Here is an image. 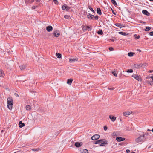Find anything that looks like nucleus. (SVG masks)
<instances>
[{
    "label": "nucleus",
    "mask_w": 153,
    "mask_h": 153,
    "mask_svg": "<svg viewBox=\"0 0 153 153\" xmlns=\"http://www.w3.org/2000/svg\"><path fill=\"white\" fill-rule=\"evenodd\" d=\"M39 150V149H32V150L34 151H37Z\"/></svg>",
    "instance_id": "nucleus-40"
},
{
    "label": "nucleus",
    "mask_w": 153,
    "mask_h": 153,
    "mask_svg": "<svg viewBox=\"0 0 153 153\" xmlns=\"http://www.w3.org/2000/svg\"><path fill=\"white\" fill-rule=\"evenodd\" d=\"M116 140L118 142H120L124 140H125V138L121 137H117L116 138Z\"/></svg>",
    "instance_id": "nucleus-9"
},
{
    "label": "nucleus",
    "mask_w": 153,
    "mask_h": 153,
    "mask_svg": "<svg viewBox=\"0 0 153 153\" xmlns=\"http://www.w3.org/2000/svg\"><path fill=\"white\" fill-rule=\"evenodd\" d=\"M26 67V65L23 64L19 66V68L21 70H24Z\"/></svg>",
    "instance_id": "nucleus-21"
},
{
    "label": "nucleus",
    "mask_w": 153,
    "mask_h": 153,
    "mask_svg": "<svg viewBox=\"0 0 153 153\" xmlns=\"http://www.w3.org/2000/svg\"><path fill=\"white\" fill-rule=\"evenodd\" d=\"M88 8L90 9L91 11L93 12V13H95L94 11L93 10V9L91 7V6H88Z\"/></svg>",
    "instance_id": "nucleus-37"
},
{
    "label": "nucleus",
    "mask_w": 153,
    "mask_h": 153,
    "mask_svg": "<svg viewBox=\"0 0 153 153\" xmlns=\"http://www.w3.org/2000/svg\"><path fill=\"white\" fill-rule=\"evenodd\" d=\"M36 2H38V1H39L38 0H36Z\"/></svg>",
    "instance_id": "nucleus-61"
},
{
    "label": "nucleus",
    "mask_w": 153,
    "mask_h": 153,
    "mask_svg": "<svg viewBox=\"0 0 153 153\" xmlns=\"http://www.w3.org/2000/svg\"><path fill=\"white\" fill-rule=\"evenodd\" d=\"M110 40L111 41L113 42H114V39H110Z\"/></svg>",
    "instance_id": "nucleus-54"
},
{
    "label": "nucleus",
    "mask_w": 153,
    "mask_h": 153,
    "mask_svg": "<svg viewBox=\"0 0 153 153\" xmlns=\"http://www.w3.org/2000/svg\"><path fill=\"white\" fill-rule=\"evenodd\" d=\"M56 56L58 58H61L62 56V55L61 54L57 53H56Z\"/></svg>",
    "instance_id": "nucleus-29"
},
{
    "label": "nucleus",
    "mask_w": 153,
    "mask_h": 153,
    "mask_svg": "<svg viewBox=\"0 0 153 153\" xmlns=\"http://www.w3.org/2000/svg\"><path fill=\"white\" fill-rule=\"evenodd\" d=\"M127 72L128 73H132L133 72V70L131 69H128L127 71Z\"/></svg>",
    "instance_id": "nucleus-38"
},
{
    "label": "nucleus",
    "mask_w": 153,
    "mask_h": 153,
    "mask_svg": "<svg viewBox=\"0 0 153 153\" xmlns=\"http://www.w3.org/2000/svg\"><path fill=\"white\" fill-rule=\"evenodd\" d=\"M101 142L99 144V145L101 146H104L105 145L108 144V142L107 141L104 140V139H101Z\"/></svg>",
    "instance_id": "nucleus-5"
},
{
    "label": "nucleus",
    "mask_w": 153,
    "mask_h": 153,
    "mask_svg": "<svg viewBox=\"0 0 153 153\" xmlns=\"http://www.w3.org/2000/svg\"><path fill=\"white\" fill-rule=\"evenodd\" d=\"M153 70H149V72L150 73H152L153 72Z\"/></svg>",
    "instance_id": "nucleus-52"
},
{
    "label": "nucleus",
    "mask_w": 153,
    "mask_h": 153,
    "mask_svg": "<svg viewBox=\"0 0 153 153\" xmlns=\"http://www.w3.org/2000/svg\"><path fill=\"white\" fill-rule=\"evenodd\" d=\"M138 50V51H140V52L141 51V50H140V49L138 50Z\"/></svg>",
    "instance_id": "nucleus-58"
},
{
    "label": "nucleus",
    "mask_w": 153,
    "mask_h": 153,
    "mask_svg": "<svg viewBox=\"0 0 153 153\" xmlns=\"http://www.w3.org/2000/svg\"><path fill=\"white\" fill-rule=\"evenodd\" d=\"M62 10H64L66 8V5H64L62 6Z\"/></svg>",
    "instance_id": "nucleus-41"
},
{
    "label": "nucleus",
    "mask_w": 153,
    "mask_h": 153,
    "mask_svg": "<svg viewBox=\"0 0 153 153\" xmlns=\"http://www.w3.org/2000/svg\"><path fill=\"white\" fill-rule=\"evenodd\" d=\"M85 27H84L83 28V31H84L85 30H88V31H90L91 30L92 27H91V26H86V27H86L85 28H85Z\"/></svg>",
    "instance_id": "nucleus-14"
},
{
    "label": "nucleus",
    "mask_w": 153,
    "mask_h": 153,
    "mask_svg": "<svg viewBox=\"0 0 153 153\" xmlns=\"http://www.w3.org/2000/svg\"><path fill=\"white\" fill-rule=\"evenodd\" d=\"M117 131H114L112 134V136L114 137L115 136H117Z\"/></svg>",
    "instance_id": "nucleus-28"
},
{
    "label": "nucleus",
    "mask_w": 153,
    "mask_h": 153,
    "mask_svg": "<svg viewBox=\"0 0 153 153\" xmlns=\"http://www.w3.org/2000/svg\"><path fill=\"white\" fill-rule=\"evenodd\" d=\"M148 133H145L142 135L143 138H144L145 140L148 139L149 137Z\"/></svg>",
    "instance_id": "nucleus-11"
},
{
    "label": "nucleus",
    "mask_w": 153,
    "mask_h": 153,
    "mask_svg": "<svg viewBox=\"0 0 153 153\" xmlns=\"http://www.w3.org/2000/svg\"><path fill=\"white\" fill-rule=\"evenodd\" d=\"M150 78L152 79V81H153V76H151Z\"/></svg>",
    "instance_id": "nucleus-55"
},
{
    "label": "nucleus",
    "mask_w": 153,
    "mask_h": 153,
    "mask_svg": "<svg viewBox=\"0 0 153 153\" xmlns=\"http://www.w3.org/2000/svg\"><path fill=\"white\" fill-rule=\"evenodd\" d=\"M152 131L153 133V128H152Z\"/></svg>",
    "instance_id": "nucleus-63"
},
{
    "label": "nucleus",
    "mask_w": 153,
    "mask_h": 153,
    "mask_svg": "<svg viewBox=\"0 0 153 153\" xmlns=\"http://www.w3.org/2000/svg\"><path fill=\"white\" fill-rule=\"evenodd\" d=\"M126 153H129L130 152V151L129 149H127L126 151Z\"/></svg>",
    "instance_id": "nucleus-49"
},
{
    "label": "nucleus",
    "mask_w": 153,
    "mask_h": 153,
    "mask_svg": "<svg viewBox=\"0 0 153 153\" xmlns=\"http://www.w3.org/2000/svg\"><path fill=\"white\" fill-rule=\"evenodd\" d=\"M46 30L48 32H50L53 30V27L50 25L46 27Z\"/></svg>",
    "instance_id": "nucleus-12"
},
{
    "label": "nucleus",
    "mask_w": 153,
    "mask_h": 153,
    "mask_svg": "<svg viewBox=\"0 0 153 153\" xmlns=\"http://www.w3.org/2000/svg\"><path fill=\"white\" fill-rule=\"evenodd\" d=\"M140 22L142 23L145 24V22H144L143 21H140Z\"/></svg>",
    "instance_id": "nucleus-53"
},
{
    "label": "nucleus",
    "mask_w": 153,
    "mask_h": 153,
    "mask_svg": "<svg viewBox=\"0 0 153 153\" xmlns=\"http://www.w3.org/2000/svg\"><path fill=\"white\" fill-rule=\"evenodd\" d=\"M19 127L20 128H22L25 126V124L24 123H22V121H20L19 122Z\"/></svg>",
    "instance_id": "nucleus-19"
},
{
    "label": "nucleus",
    "mask_w": 153,
    "mask_h": 153,
    "mask_svg": "<svg viewBox=\"0 0 153 153\" xmlns=\"http://www.w3.org/2000/svg\"><path fill=\"white\" fill-rule=\"evenodd\" d=\"M108 89H109V90H113L114 89V88H113V87H112V88H108Z\"/></svg>",
    "instance_id": "nucleus-45"
},
{
    "label": "nucleus",
    "mask_w": 153,
    "mask_h": 153,
    "mask_svg": "<svg viewBox=\"0 0 153 153\" xmlns=\"http://www.w3.org/2000/svg\"><path fill=\"white\" fill-rule=\"evenodd\" d=\"M109 117L113 122L115 121L116 118V117L112 115H109Z\"/></svg>",
    "instance_id": "nucleus-18"
},
{
    "label": "nucleus",
    "mask_w": 153,
    "mask_h": 153,
    "mask_svg": "<svg viewBox=\"0 0 153 153\" xmlns=\"http://www.w3.org/2000/svg\"><path fill=\"white\" fill-rule=\"evenodd\" d=\"M112 73L114 76H117V74L115 72L113 71L112 72Z\"/></svg>",
    "instance_id": "nucleus-42"
},
{
    "label": "nucleus",
    "mask_w": 153,
    "mask_h": 153,
    "mask_svg": "<svg viewBox=\"0 0 153 153\" xmlns=\"http://www.w3.org/2000/svg\"><path fill=\"white\" fill-rule=\"evenodd\" d=\"M83 145L82 142H76L75 143L74 145L76 147H79Z\"/></svg>",
    "instance_id": "nucleus-8"
},
{
    "label": "nucleus",
    "mask_w": 153,
    "mask_h": 153,
    "mask_svg": "<svg viewBox=\"0 0 153 153\" xmlns=\"http://www.w3.org/2000/svg\"><path fill=\"white\" fill-rule=\"evenodd\" d=\"M97 33L98 34L102 35L103 34V32L102 31V30L100 29L97 32Z\"/></svg>",
    "instance_id": "nucleus-32"
},
{
    "label": "nucleus",
    "mask_w": 153,
    "mask_h": 153,
    "mask_svg": "<svg viewBox=\"0 0 153 153\" xmlns=\"http://www.w3.org/2000/svg\"><path fill=\"white\" fill-rule=\"evenodd\" d=\"M26 109L27 110H31V106L29 105H27L26 106Z\"/></svg>",
    "instance_id": "nucleus-30"
},
{
    "label": "nucleus",
    "mask_w": 153,
    "mask_h": 153,
    "mask_svg": "<svg viewBox=\"0 0 153 153\" xmlns=\"http://www.w3.org/2000/svg\"><path fill=\"white\" fill-rule=\"evenodd\" d=\"M14 153H16V152H15Z\"/></svg>",
    "instance_id": "nucleus-64"
},
{
    "label": "nucleus",
    "mask_w": 153,
    "mask_h": 153,
    "mask_svg": "<svg viewBox=\"0 0 153 153\" xmlns=\"http://www.w3.org/2000/svg\"><path fill=\"white\" fill-rule=\"evenodd\" d=\"M87 18L89 19H94H94L97 20L98 19V16H95L91 14H88L87 15Z\"/></svg>",
    "instance_id": "nucleus-2"
},
{
    "label": "nucleus",
    "mask_w": 153,
    "mask_h": 153,
    "mask_svg": "<svg viewBox=\"0 0 153 153\" xmlns=\"http://www.w3.org/2000/svg\"><path fill=\"white\" fill-rule=\"evenodd\" d=\"M148 83H149V84H151V83H150V82L149 81H148Z\"/></svg>",
    "instance_id": "nucleus-56"
},
{
    "label": "nucleus",
    "mask_w": 153,
    "mask_h": 153,
    "mask_svg": "<svg viewBox=\"0 0 153 153\" xmlns=\"http://www.w3.org/2000/svg\"><path fill=\"white\" fill-rule=\"evenodd\" d=\"M53 34L54 37H57L59 36L60 33L59 31L56 30L53 32Z\"/></svg>",
    "instance_id": "nucleus-6"
},
{
    "label": "nucleus",
    "mask_w": 153,
    "mask_h": 153,
    "mask_svg": "<svg viewBox=\"0 0 153 153\" xmlns=\"http://www.w3.org/2000/svg\"><path fill=\"white\" fill-rule=\"evenodd\" d=\"M151 29V28L147 26L146 27V28L145 29V31H149Z\"/></svg>",
    "instance_id": "nucleus-34"
},
{
    "label": "nucleus",
    "mask_w": 153,
    "mask_h": 153,
    "mask_svg": "<svg viewBox=\"0 0 153 153\" xmlns=\"http://www.w3.org/2000/svg\"><path fill=\"white\" fill-rule=\"evenodd\" d=\"M151 131V130H150L149 129H147V131Z\"/></svg>",
    "instance_id": "nucleus-57"
},
{
    "label": "nucleus",
    "mask_w": 153,
    "mask_h": 153,
    "mask_svg": "<svg viewBox=\"0 0 153 153\" xmlns=\"http://www.w3.org/2000/svg\"><path fill=\"white\" fill-rule=\"evenodd\" d=\"M8 108L10 110L12 109L13 100L11 97H9L7 99Z\"/></svg>",
    "instance_id": "nucleus-1"
},
{
    "label": "nucleus",
    "mask_w": 153,
    "mask_h": 153,
    "mask_svg": "<svg viewBox=\"0 0 153 153\" xmlns=\"http://www.w3.org/2000/svg\"><path fill=\"white\" fill-rule=\"evenodd\" d=\"M4 130H1V132H4Z\"/></svg>",
    "instance_id": "nucleus-59"
},
{
    "label": "nucleus",
    "mask_w": 153,
    "mask_h": 153,
    "mask_svg": "<svg viewBox=\"0 0 153 153\" xmlns=\"http://www.w3.org/2000/svg\"><path fill=\"white\" fill-rule=\"evenodd\" d=\"M100 135L97 134H96L91 137V139L93 140H96L98 139L100 137Z\"/></svg>",
    "instance_id": "nucleus-7"
},
{
    "label": "nucleus",
    "mask_w": 153,
    "mask_h": 153,
    "mask_svg": "<svg viewBox=\"0 0 153 153\" xmlns=\"http://www.w3.org/2000/svg\"><path fill=\"white\" fill-rule=\"evenodd\" d=\"M112 13H113L114 15H116V14L114 12V11L112 9Z\"/></svg>",
    "instance_id": "nucleus-48"
},
{
    "label": "nucleus",
    "mask_w": 153,
    "mask_h": 153,
    "mask_svg": "<svg viewBox=\"0 0 153 153\" xmlns=\"http://www.w3.org/2000/svg\"><path fill=\"white\" fill-rule=\"evenodd\" d=\"M149 34L151 36H153V31L149 32Z\"/></svg>",
    "instance_id": "nucleus-44"
},
{
    "label": "nucleus",
    "mask_w": 153,
    "mask_h": 153,
    "mask_svg": "<svg viewBox=\"0 0 153 153\" xmlns=\"http://www.w3.org/2000/svg\"><path fill=\"white\" fill-rule=\"evenodd\" d=\"M25 1L26 4H29L33 2L34 0H25Z\"/></svg>",
    "instance_id": "nucleus-25"
},
{
    "label": "nucleus",
    "mask_w": 153,
    "mask_h": 153,
    "mask_svg": "<svg viewBox=\"0 0 153 153\" xmlns=\"http://www.w3.org/2000/svg\"><path fill=\"white\" fill-rule=\"evenodd\" d=\"M115 25L117 27L121 28L124 27V25L121 23H116Z\"/></svg>",
    "instance_id": "nucleus-17"
},
{
    "label": "nucleus",
    "mask_w": 153,
    "mask_h": 153,
    "mask_svg": "<svg viewBox=\"0 0 153 153\" xmlns=\"http://www.w3.org/2000/svg\"><path fill=\"white\" fill-rule=\"evenodd\" d=\"M70 9V7H68L66 5V8L65 9L66 11H68Z\"/></svg>",
    "instance_id": "nucleus-39"
},
{
    "label": "nucleus",
    "mask_w": 153,
    "mask_h": 153,
    "mask_svg": "<svg viewBox=\"0 0 153 153\" xmlns=\"http://www.w3.org/2000/svg\"><path fill=\"white\" fill-rule=\"evenodd\" d=\"M131 111H128L127 112H124L123 113V114L124 116L127 117L131 114Z\"/></svg>",
    "instance_id": "nucleus-15"
},
{
    "label": "nucleus",
    "mask_w": 153,
    "mask_h": 153,
    "mask_svg": "<svg viewBox=\"0 0 153 153\" xmlns=\"http://www.w3.org/2000/svg\"><path fill=\"white\" fill-rule=\"evenodd\" d=\"M150 1H153V0H149Z\"/></svg>",
    "instance_id": "nucleus-62"
},
{
    "label": "nucleus",
    "mask_w": 153,
    "mask_h": 153,
    "mask_svg": "<svg viewBox=\"0 0 153 153\" xmlns=\"http://www.w3.org/2000/svg\"><path fill=\"white\" fill-rule=\"evenodd\" d=\"M145 140L144 138H143V136H140L135 139V141L137 143H139Z\"/></svg>",
    "instance_id": "nucleus-4"
},
{
    "label": "nucleus",
    "mask_w": 153,
    "mask_h": 153,
    "mask_svg": "<svg viewBox=\"0 0 153 153\" xmlns=\"http://www.w3.org/2000/svg\"><path fill=\"white\" fill-rule=\"evenodd\" d=\"M135 54L134 53V52H129L128 53V55L129 57H132L133 56V55Z\"/></svg>",
    "instance_id": "nucleus-27"
},
{
    "label": "nucleus",
    "mask_w": 153,
    "mask_h": 153,
    "mask_svg": "<svg viewBox=\"0 0 153 153\" xmlns=\"http://www.w3.org/2000/svg\"><path fill=\"white\" fill-rule=\"evenodd\" d=\"M54 2L56 4H58V2L57 1V0H53Z\"/></svg>",
    "instance_id": "nucleus-43"
},
{
    "label": "nucleus",
    "mask_w": 153,
    "mask_h": 153,
    "mask_svg": "<svg viewBox=\"0 0 153 153\" xmlns=\"http://www.w3.org/2000/svg\"><path fill=\"white\" fill-rule=\"evenodd\" d=\"M111 2L114 4L115 6L117 5V4L115 0H111Z\"/></svg>",
    "instance_id": "nucleus-33"
},
{
    "label": "nucleus",
    "mask_w": 153,
    "mask_h": 153,
    "mask_svg": "<svg viewBox=\"0 0 153 153\" xmlns=\"http://www.w3.org/2000/svg\"><path fill=\"white\" fill-rule=\"evenodd\" d=\"M97 13L100 15H101L102 14V12L101 10L99 8H97Z\"/></svg>",
    "instance_id": "nucleus-23"
},
{
    "label": "nucleus",
    "mask_w": 153,
    "mask_h": 153,
    "mask_svg": "<svg viewBox=\"0 0 153 153\" xmlns=\"http://www.w3.org/2000/svg\"><path fill=\"white\" fill-rule=\"evenodd\" d=\"M134 36L135 37V39L136 40L139 39L140 37L139 35L137 36L136 34L134 35Z\"/></svg>",
    "instance_id": "nucleus-35"
},
{
    "label": "nucleus",
    "mask_w": 153,
    "mask_h": 153,
    "mask_svg": "<svg viewBox=\"0 0 153 153\" xmlns=\"http://www.w3.org/2000/svg\"><path fill=\"white\" fill-rule=\"evenodd\" d=\"M80 151L81 153H88V151L85 149H81Z\"/></svg>",
    "instance_id": "nucleus-13"
},
{
    "label": "nucleus",
    "mask_w": 153,
    "mask_h": 153,
    "mask_svg": "<svg viewBox=\"0 0 153 153\" xmlns=\"http://www.w3.org/2000/svg\"><path fill=\"white\" fill-rule=\"evenodd\" d=\"M107 129V128L106 126H104V129L105 131H106Z\"/></svg>",
    "instance_id": "nucleus-47"
},
{
    "label": "nucleus",
    "mask_w": 153,
    "mask_h": 153,
    "mask_svg": "<svg viewBox=\"0 0 153 153\" xmlns=\"http://www.w3.org/2000/svg\"><path fill=\"white\" fill-rule=\"evenodd\" d=\"M14 95L17 97H19V95L17 94V93H15L14 94Z\"/></svg>",
    "instance_id": "nucleus-51"
},
{
    "label": "nucleus",
    "mask_w": 153,
    "mask_h": 153,
    "mask_svg": "<svg viewBox=\"0 0 153 153\" xmlns=\"http://www.w3.org/2000/svg\"><path fill=\"white\" fill-rule=\"evenodd\" d=\"M78 59L77 58H71L69 59V62H75V61H77Z\"/></svg>",
    "instance_id": "nucleus-22"
},
{
    "label": "nucleus",
    "mask_w": 153,
    "mask_h": 153,
    "mask_svg": "<svg viewBox=\"0 0 153 153\" xmlns=\"http://www.w3.org/2000/svg\"><path fill=\"white\" fill-rule=\"evenodd\" d=\"M5 75L3 71L1 69H0V76L3 77Z\"/></svg>",
    "instance_id": "nucleus-24"
},
{
    "label": "nucleus",
    "mask_w": 153,
    "mask_h": 153,
    "mask_svg": "<svg viewBox=\"0 0 153 153\" xmlns=\"http://www.w3.org/2000/svg\"><path fill=\"white\" fill-rule=\"evenodd\" d=\"M102 140H98L96 141L95 143H94V144H100V142H101Z\"/></svg>",
    "instance_id": "nucleus-36"
},
{
    "label": "nucleus",
    "mask_w": 153,
    "mask_h": 153,
    "mask_svg": "<svg viewBox=\"0 0 153 153\" xmlns=\"http://www.w3.org/2000/svg\"><path fill=\"white\" fill-rule=\"evenodd\" d=\"M131 153H135L134 152H131Z\"/></svg>",
    "instance_id": "nucleus-60"
},
{
    "label": "nucleus",
    "mask_w": 153,
    "mask_h": 153,
    "mask_svg": "<svg viewBox=\"0 0 153 153\" xmlns=\"http://www.w3.org/2000/svg\"><path fill=\"white\" fill-rule=\"evenodd\" d=\"M133 67L137 68V69H139L140 68V67H141V65L139 64H134V65H133Z\"/></svg>",
    "instance_id": "nucleus-10"
},
{
    "label": "nucleus",
    "mask_w": 153,
    "mask_h": 153,
    "mask_svg": "<svg viewBox=\"0 0 153 153\" xmlns=\"http://www.w3.org/2000/svg\"><path fill=\"white\" fill-rule=\"evenodd\" d=\"M132 76L134 77L136 80H138V81H142V79L141 78V77L140 76H138L136 74H133Z\"/></svg>",
    "instance_id": "nucleus-3"
},
{
    "label": "nucleus",
    "mask_w": 153,
    "mask_h": 153,
    "mask_svg": "<svg viewBox=\"0 0 153 153\" xmlns=\"http://www.w3.org/2000/svg\"><path fill=\"white\" fill-rule=\"evenodd\" d=\"M64 17L65 18L68 19H71V17L70 16L68 15H65L64 16Z\"/></svg>",
    "instance_id": "nucleus-31"
},
{
    "label": "nucleus",
    "mask_w": 153,
    "mask_h": 153,
    "mask_svg": "<svg viewBox=\"0 0 153 153\" xmlns=\"http://www.w3.org/2000/svg\"><path fill=\"white\" fill-rule=\"evenodd\" d=\"M36 8V7L35 6H33L32 7V9L33 10L35 9Z\"/></svg>",
    "instance_id": "nucleus-50"
},
{
    "label": "nucleus",
    "mask_w": 153,
    "mask_h": 153,
    "mask_svg": "<svg viewBox=\"0 0 153 153\" xmlns=\"http://www.w3.org/2000/svg\"><path fill=\"white\" fill-rule=\"evenodd\" d=\"M119 33L120 34L122 35L123 36H126L129 34V33H128L125 32H119Z\"/></svg>",
    "instance_id": "nucleus-20"
},
{
    "label": "nucleus",
    "mask_w": 153,
    "mask_h": 153,
    "mask_svg": "<svg viewBox=\"0 0 153 153\" xmlns=\"http://www.w3.org/2000/svg\"><path fill=\"white\" fill-rule=\"evenodd\" d=\"M109 49L110 51H112L114 50V49L112 47H109Z\"/></svg>",
    "instance_id": "nucleus-46"
},
{
    "label": "nucleus",
    "mask_w": 153,
    "mask_h": 153,
    "mask_svg": "<svg viewBox=\"0 0 153 153\" xmlns=\"http://www.w3.org/2000/svg\"><path fill=\"white\" fill-rule=\"evenodd\" d=\"M142 13L146 16H149L150 14V13H149L147 10H143L142 11Z\"/></svg>",
    "instance_id": "nucleus-16"
},
{
    "label": "nucleus",
    "mask_w": 153,
    "mask_h": 153,
    "mask_svg": "<svg viewBox=\"0 0 153 153\" xmlns=\"http://www.w3.org/2000/svg\"><path fill=\"white\" fill-rule=\"evenodd\" d=\"M73 81L72 79H68L67 81V83L69 85H71Z\"/></svg>",
    "instance_id": "nucleus-26"
}]
</instances>
